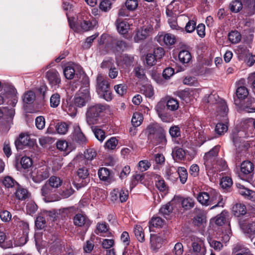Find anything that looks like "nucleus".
I'll use <instances>...</instances> for the list:
<instances>
[{
	"label": "nucleus",
	"mask_w": 255,
	"mask_h": 255,
	"mask_svg": "<svg viewBox=\"0 0 255 255\" xmlns=\"http://www.w3.org/2000/svg\"><path fill=\"white\" fill-rule=\"evenodd\" d=\"M194 71L192 72L195 75H203L206 73V68L203 65H194Z\"/></svg>",
	"instance_id": "774afa93"
},
{
	"label": "nucleus",
	"mask_w": 255,
	"mask_h": 255,
	"mask_svg": "<svg viewBox=\"0 0 255 255\" xmlns=\"http://www.w3.org/2000/svg\"><path fill=\"white\" fill-rule=\"evenodd\" d=\"M46 78L51 87L58 88L61 84V78L58 72L55 69H51L46 72Z\"/></svg>",
	"instance_id": "6e6552de"
},
{
	"label": "nucleus",
	"mask_w": 255,
	"mask_h": 255,
	"mask_svg": "<svg viewBox=\"0 0 255 255\" xmlns=\"http://www.w3.org/2000/svg\"><path fill=\"white\" fill-rule=\"evenodd\" d=\"M163 41L166 45H172L175 43V37L171 34H166L163 37Z\"/></svg>",
	"instance_id": "6e6d98bb"
},
{
	"label": "nucleus",
	"mask_w": 255,
	"mask_h": 255,
	"mask_svg": "<svg viewBox=\"0 0 255 255\" xmlns=\"http://www.w3.org/2000/svg\"><path fill=\"white\" fill-rule=\"evenodd\" d=\"M49 176V169L46 167L38 169L36 171L32 172L31 174L32 180L36 183L43 181L48 178Z\"/></svg>",
	"instance_id": "1a4fd4ad"
},
{
	"label": "nucleus",
	"mask_w": 255,
	"mask_h": 255,
	"mask_svg": "<svg viewBox=\"0 0 255 255\" xmlns=\"http://www.w3.org/2000/svg\"><path fill=\"white\" fill-rule=\"evenodd\" d=\"M79 76H78V80L77 82H73L71 85L73 90V87H75L77 88V85H79L80 84L82 85V87L87 88L89 85V79L86 74L83 72V71H80L79 72Z\"/></svg>",
	"instance_id": "2eb2a0df"
},
{
	"label": "nucleus",
	"mask_w": 255,
	"mask_h": 255,
	"mask_svg": "<svg viewBox=\"0 0 255 255\" xmlns=\"http://www.w3.org/2000/svg\"><path fill=\"white\" fill-rule=\"evenodd\" d=\"M148 35V30L145 29H141L138 30L135 36L134 37V39L136 42H138L140 40L145 39Z\"/></svg>",
	"instance_id": "37998d69"
},
{
	"label": "nucleus",
	"mask_w": 255,
	"mask_h": 255,
	"mask_svg": "<svg viewBox=\"0 0 255 255\" xmlns=\"http://www.w3.org/2000/svg\"><path fill=\"white\" fill-rule=\"evenodd\" d=\"M195 138L196 141V145L200 146L202 145L207 140H209L211 138L206 137L203 131H199L198 133L196 132L195 134Z\"/></svg>",
	"instance_id": "4c0bfd02"
},
{
	"label": "nucleus",
	"mask_w": 255,
	"mask_h": 255,
	"mask_svg": "<svg viewBox=\"0 0 255 255\" xmlns=\"http://www.w3.org/2000/svg\"><path fill=\"white\" fill-rule=\"evenodd\" d=\"M219 149V146H215L204 155V164L208 174H213L218 171L225 170L227 167L225 160L217 157Z\"/></svg>",
	"instance_id": "f257e3e1"
},
{
	"label": "nucleus",
	"mask_w": 255,
	"mask_h": 255,
	"mask_svg": "<svg viewBox=\"0 0 255 255\" xmlns=\"http://www.w3.org/2000/svg\"><path fill=\"white\" fill-rule=\"evenodd\" d=\"M97 153L96 150L93 148L87 149L84 152V156L88 160H92L96 157Z\"/></svg>",
	"instance_id": "338daca9"
},
{
	"label": "nucleus",
	"mask_w": 255,
	"mask_h": 255,
	"mask_svg": "<svg viewBox=\"0 0 255 255\" xmlns=\"http://www.w3.org/2000/svg\"><path fill=\"white\" fill-rule=\"evenodd\" d=\"M61 96L59 94H53L50 98V105L53 108H57L60 103Z\"/></svg>",
	"instance_id": "72a5a7b5"
},
{
	"label": "nucleus",
	"mask_w": 255,
	"mask_h": 255,
	"mask_svg": "<svg viewBox=\"0 0 255 255\" xmlns=\"http://www.w3.org/2000/svg\"><path fill=\"white\" fill-rule=\"evenodd\" d=\"M35 226L38 229H42L46 226L45 217L41 214L39 215L35 221Z\"/></svg>",
	"instance_id": "de8ad7c7"
},
{
	"label": "nucleus",
	"mask_w": 255,
	"mask_h": 255,
	"mask_svg": "<svg viewBox=\"0 0 255 255\" xmlns=\"http://www.w3.org/2000/svg\"><path fill=\"white\" fill-rule=\"evenodd\" d=\"M97 92L99 97L107 101L112 99V93L110 88V84L108 80L101 74L97 77Z\"/></svg>",
	"instance_id": "20e7f679"
},
{
	"label": "nucleus",
	"mask_w": 255,
	"mask_h": 255,
	"mask_svg": "<svg viewBox=\"0 0 255 255\" xmlns=\"http://www.w3.org/2000/svg\"><path fill=\"white\" fill-rule=\"evenodd\" d=\"M116 40V39L113 37L104 34L101 36L99 43L100 44H105L108 47H113L115 44Z\"/></svg>",
	"instance_id": "b1692460"
},
{
	"label": "nucleus",
	"mask_w": 255,
	"mask_h": 255,
	"mask_svg": "<svg viewBox=\"0 0 255 255\" xmlns=\"http://www.w3.org/2000/svg\"><path fill=\"white\" fill-rule=\"evenodd\" d=\"M141 90L145 97L147 98H151L154 95L153 88L150 85L142 86Z\"/></svg>",
	"instance_id": "49530a36"
},
{
	"label": "nucleus",
	"mask_w": 255,
	"mask_h": 255,
	"mask_svg": "<svg viewBox=\"0 0 255 255\" xmlns=\"http://www.w3.org/2000/svg\"><path fill=\"white\" fill-rule=\"evenodd\" d=\"M143 120V117L141 114L139 113L133 114L131 119V123L133 127H137L139 126Z\"/></svg>",
	"instance_id": "79ce46f5"
},
{
	"label": "nucleus",
	"mask_w": 255,
	"mask_h": 255,
	"mask_svg": "<svg viewBox=\"0 0 255 255\" xmlns=\"http://www.w3.org/2000/svg\"><path fill=\"white\" fill-rule=\"evenodd\" d=\"M78 177L82 179V186L86 185L90 181L89 173L86 167H81L77 171Z\"/></svg>",
	"instance_id": "6ab92c4d"
},
{
	"label": "nucleus",
	"mask_w": 255,
	"mask_h": 255,
	"mask_svg": "<svg viewBox=\"0 0 255 255\" xmlns=\"http://www.w3.org/2000/svg\"><path fill=\"white\" fill-rule=\"evenodd\" d=\"M227 212H222L220 214L217 216L215 223L218 226H222L227 221Z\"/></svg>",
	"instance_id": "603ef678"
},
{
	"label": "nucleus",
	"mask_w": 255,
	"mask_h": 255,
	"mask_svg": "<svg viewBox=\"0 0 255 255\" xmlns=\"http://www.w3.org/2000/svg\"><path fill=\"white\" fill-rule=\"evenodd\" d=\"M16 192L15 193V196L17 199L20 200L26 199L29 197V193L28 191L22 187L19 184V186H16Z\"/></svg>",
	"instance_id": "bb28decb"
},
{
	"label": "nucleus",
	"mask_w": 255,
	"mask_h": 255,
	"mask_svg": "<svg viewBox=\"0 0 255 255\" xmlns=\"http://www.w3.org/2000/svg\"><path fill=\"white\" fill-rule=\"evenodd\" d=\"M73 139L79 144H84L87 142L86 137L82 132L80 128L78 125H75L74 126Z\"/></svg>",
	"instance_id": "dca6fc26"
},
{
	"label": "nucleus",
	"mask_w": 255,
	"mask_h": 255,
	"mask_svg": "<svg viewBox=\"0 0 255 255\" xmlns=\"http://www.w3.org/2000/svg\"><path fill=\"white\" fill-rule=\"evenodd\" d=\"M134 233L138 241L140 242L144 241V235L141 226L135 225L134 227Z\"/></svg>",
	"instance_id": "f704fd0d"
},
{
	"label": "nucleus",
	"mask_w": 255,
	"mask_h": 255,
	"mask_svg": "<svg viewBox=\"0 0 255 255\" xmlns=\"http://www.w3.org/2000/svg\"><path fill=\"white\" fill-rule=\"evenodd\" d=\"M166 106L168 110L171 111H175L179 108V103L176 99L168 97L167 98Z\"/></svg>",
	"instance_id": "c85d7f7f"
},
{
	"label": "nucleus",
	"mask_w": 255,
	"mask_h": 255,
	"mask_svg": "<svg viewBox=\"0 0 255 255\" xmlns=\"http://www.w3.org/2000/svg\"><path fill=\"white\" fill-rule=\"evenodd\" d=\"M150 166V163L146 160H141L138 163V168L141 172L146 171Z\"/></svg>",
	"instance_id": "052dcab7"
},
{
	"label": "nucleus",
	"mask_w": 255,
	"mask_h": 255,
	"mask_svg": "<svg viewBox=\"0 0 255 255\" xmlns=\"http://www.w3.org/2000/svg\"><path fill=\"white\" fill-rule=\"evenodd\" d=\"M254 171V164L249 160L243 161L241 165V171L245 175L252 176Z\"/></svg>",
	"instance_id": "f3484780"
},
{
	"label": "nucleus",
	"mask_w": 255,
	"mask_h": 255,
	"mask_svg": "<svg viewBox=\"0 0 255 255\" xmlns=\"http://www.w3.org/2000/svg\"><path fill=\"white\" fill-rule=\"evenodd\" d=\"M180 182L184 184L187 179L188 173L187 170L183 167H179L177 170Z\"/></svg>",
	"instance_id": "58836bf2"
},
{
	"label": "nucleus",
	"mask_w": 255,
	"mask_h": 255,
	"mask_svg": "<svg viewBox=\"0 0 255 255\" xmlns=\"http://www.w3.org/2000/svg\"><path fill=\"white\" fill-rule=\"evenodd\" d=\"M179 61L183 64H187L191 59V55L187 50H182L178 54Z\"/></svg>",
	"instance_id": "2f4dec72"
},
{
	"label": "nucleus",
	"mask_w": 255,
	"mask_h": 255,
	"mask_svg": "<svg viewBox=\"0 0 255 255\" xmlns=\"http://www.w3.org/2000/svg\"><path fill=\"white\" fill-rule=\"evenodd\" d=\"M49 185L51 188H57L61 186L62 180L59 177L52 176L48 180Z\"/></svg>",
	"instance_id": "473e14b6"
},
{
	"label": "nucleus",
	"mask_w": 255,
	"mask_h": 255,
	"mask_svg": "<svg viewBox=\"0 0 255 255\" xmlns=\"http://www.w3.org/2000/svg\"><path fill=\"white\" fill-rule=\"evenodd\" d=\"M173 207L170 202L163 205L159 210V213L168 219L170 214L172 212Z\"/></svg>",
	"instance_id": "c756f323"
},
{
	"label": "nucleus",
	"mask_w": 255,
	"mask_h": 255,
	"mask_svg": "<svg viewBox=\"0 0 255 255\" xmlns=\"http://www.w3.org/2000/svg\"><path fill=\"white\" fill-rule=\"evenodd\" d=\"M181 204L184 209L189 210L194 207V201L192 198H186L182 201Z\"/></svg>",
	"instance_id": "3c124183"
},
{
	"label": "nucleus",
	"mask_w": 255,
	"mask_h": 255,
	"mask_svg": "<svg viewBox=\"0 0 255 255\" xmlns=\"http://www.w3.org/2000/svg\"><path fill=\"white\" fill-rule=\"evenodd\" d=\"M151 141L156 145L161 144L162 145H165L166 144L167 140L164 129L163 128L158 130V132L154 137H153L152 140H151Z\"/></svg>",
	"instance_id": "a211bd4d"
},
{
	"label": "nucleus",
	"mask_w": 255,
	"mask_h": 255,
	"mask_svg": "<svg viewBox=\"0 0 255 255\" xmlns=\"http://www.w3.org/2000/svg\"><path fill=\"white\" fill-rule=\"evenodd\" d=\"M20 163L24 169H27L32 164V159L29 157H23L21 159Z\"/></svg>",
	"instance_id": "69168bd1"
},
{
	"label": "nucleus",
	"mask_w": 255,
	"mask_h": 255,
	"mask_svg": "<svg viewBox=\"0 0 255 255\" xmlns=\"http://www.w3.org/2000/svg\"><path fill=\"white\" fill-rule=\"evenodd\" d=\"M156 187L161 192H166L168 187L165 182V181L162 179H158L155 183Z\"/></svg>",
	"instance_id": "0e129e2a"
},
{
	"label": "nucleus",
	"mask_w": 255,
	"mask_h": 255,
	"mask_svg": "<svg viewBox=\"0 0 255 255\" xmlns=\"http://www.w3.org/2000/svg\"><path fill=\"white\" fill-rule=\"evenodd\" d=\"M205 102L210 105H217V113L221 117H225L228 113V108L225 101L220 98L216 94H211L205 97Z\"/></svg>",
	"instance_id": "39448f33"
},
{
	"label": "nucleus",
	"mask_w": 255,
	"mask_h": 255,
	"mask_svg": "<svg viewBox=\"0 0 255 255\" xmlns=\"http://www.w3.org/2000/svg\"><path fill=\"white\" fill-rule=\"evenodd\" d=\"M100 180L109 182L111 180V172L107 168H100L98 172Z\"/></svg>",
	"instance_id": "a878e982"
},
{
	"label": "nucleus",
	"mask_w": 255,
	"mask_h": 255,
	"mask_svg": "<svg viewBox=\"0 0 255 255\" xmlns=\"http://www.w3.org/2000/svg\"><path fill=\"white\" fill-rule=\"evenodd\" d=\"M169 132L173 138L178 137L181 135L180 129L178 126H174L170 127Z\"/></svg>",
	"instance_id": "4d7b16f0"
},
{
	"label": "nucleus",
	"mask_w": 255,
	"mask_h": 255,
	"mask_svg": "<svg viewBox=\"0 0 255 255\" xmlns=\"http://www.w3.org/2000/svg\"><path fill=\"white\" fill-rule=\"evenodd\" d=\"M150 226L154 227H161L163 225V220L160 217H153L149 222Z\"/></svg>",
	"instance_id": "13d9d810"
},
{
	"label": "nucleus",
	"mask_w": 255,
	"mask_h": 255,
	"mask_svg": "<svg viewBox=\"0 0 255 255\" xmlns=\"http://www.w3.org/2000/svg\"><path fill=\"white\" fill-rule=\"evenodd\" d=\"M56 128L58 133L65 134L68 131V126L65 123H60L57 125Z\"/></svg>",
	"instance_id": "5fc2aeb1"
},
{
	"label": "nucleus",
	"mask_w": 255,
	"mask_h": 255,
	"mask_svg": "<svg viewBox=\"0 0 255 255\" xmlns=\"http://www.w3.org/2000/svg\"><path fill=\"white\" fill-rule=\"evenodd\" d=\"M38 207L35 203L33 201H29L27 202L26 209L27 213L29 215H32L36 212Z\"/></svg>",
	"instance_id": "09e8293b"
},
{
	"label": "nucleus",
	"mask_w": 255,
	"mask_h": 255,
	"mask_svg": "<svg viewBox=\"0 0 255 255\" xmlns=\"http://www.w3.org/2000/svg\"><path fill=\"white\" fill-rule=\"evenodd\" d=\"M232 212L235 216L244 215L247 212L246 206L241 203H236L232 207Z\"/></svg>",
	"instance_id": "412c9836"
},
{
	"label": "nucleus",
	"mask_w": 255,
	"mask_h": 255,
	"mask_svg": "<svg viewBox=\"0 0 255 255\" xmlns=\"http://www.w3.org/2000/svg\"><path fill=\"white\" fill-rule=\"evenodd\" d=\"M63 73L66 79H72L75 75L78 76V73H75L74 68L71 66L65 67L63 70Z\"/></svg>",
	"instance_id": "c9c22d12"
},
{
	"label": "nucleus",
	"mask_w": 255,
	"mask_h": 255,
	"mask_svg": "<svg viewBox=\"0 0 255 255\" xmlns=\"http://www.w3.org/2000/svg\"><path fill=\"white\" fill-rule=\"evenodd\" d=\"M248 94V90L245 86H240L236 90L237 96L240 99H245Z\"/></svg>",
	"instance_id": "ea45409f"
},
{
	"label": "nucleus",
	"mask_w": 255,
	"mask_h": 255,
	"mask_svg": "<svg viewBox=\"0 0 255 255\" xmlns=\"http://www.w3.org/2000/svg\"><path fill=\"white\" fill-rule=\"evenodd\" d=\"M118 143V140L115 137H112L105 144V147L108 149L113 150L116 148Z\"/></svg>",
	"instance_id": "c03bdc74"
},
{
	"label": "nucleus",
	"mask_w": 255,
	"mask_h": 255,
	"mask_svg": "<svg viewBox=\"0 0 255 255\" xmlns=\"http://www.w3.org/2000/svg\"><path fill=\"white\" fill-rule=\"evenodd\" d=\"M240 187V190H239V193L241 195L245 196L246 198L249 199H252L254 197V194H255V192L253 191L248 189L246 188H244L243 187L242 185H239Z\"/></svg>",
	"instance_id": "a19ab883"
},
{
	"label": "nucleus",
	"mask_w": 255,
	"mask_h": 255,
	"mask_svg": "<svg viewBox=\"0 0 255 255\" xmlns=\"http://www.w3.org/2000/svg\"><path fill=\"white\" fill-rule=\"evenodd\" d=\"M74 224L78 227H84L88 228L91 224V222L88 217L83 214H76L73 218Z\"/></svg>",
	"instance_id": "ddd939ff"
},
{
	"label": "nucleus",
	"mask_w": 255,
	"mask_h": 255,
	"mask_svg": "<svg viewBox=\"0 0 255 255\" xmlns=\"http://www.w3.org/2000/svg\"><path fill=\"white\" fill-rule=\"evenodd\" d=\"M162 129V128L157 126L151 125H149L145 130L147 135L148 139L150 140H152L153 137H154V136L157 134L158 132V130Z\"/></svg>",
	"instance_id": "5701e85b"
},
{
	"label": "nucleus",
	"mask_w": 255,
	"mask_h": 255,
	"mask_svg": "<svg viewBox=\"0 0 255 255\" xmlns=\"http://www.w3.org/2000/svg\"><path fill=\"white\" fill-rule=\"evenodd\" d=\"M228 38L232 43H237L241 41V34L238 31H232L228 34Z\"/></svg>",
	"instance_id": "e433bc0d"
},
{
	"label": "nucleus",
	"mask_w": 255,
	"mask_h": 255,
	"mask_svg": "<svg viewBox=\"0 0 255 255\" xmlns=\"http://www.w3.org/2000/svg\"><path fill=\"white\" fill-rule=\"evenodd\" d=\"M84 93L80 92L77 94L74 98V104H67V106L64 108V110L71 116L76 115L77 107L82 108L86 105V103L90 100V94L87 89L84 90Z\"/></svg>",
	"instance_id": "f03ea898"
},
{
	"label": "nucleus",
	"mask_w": 255,
	"mask_h": 255,
	"mask_svg": "<svg viewBox=\"0 0 255 255\" xmlns=\"http://www.w3.org/2000/svg\"><path fill=\"white\" fill-rule=\"evenodd\" d=\"M210 195V205L215 204L211 207V209H214L217 207H223L224 203L222 196L215 190H212L209 193Z\"/></svg>",
	"instance_id": "9d476101"
},
{
	"label": "nucleus",
	"mask_w": 255,
	"mask_h": 255,
	"mask_svg": "<svg viewBox=\"0 0 255 255\" xmlns=\"http://www.w3.org/2000/svg\"><path fill=\"white\" fill-rule=\"evenodd\" d=\"M172 156L174 160H182L185 157V152L182 148L177 146L173 149Z\"/></svg>",
	"instance_id": "393cba45"
},
{
	"label": "nucleus",
	"mask_w": 255,
	"mask_h": 255,
	"mask_svg": "<svg viewBox=\"0 0 255 255\" xmlns=\"http://www.w3.org/2000/svg\"><path fill=\"white\" fill-rule=\"evenodd\" d=\"M2 185L6 188H16L19 186L17 182L11 176H5L2 180Z\"/></svg>",
	"instance_id": "4be33fe9"
},
{
	"label": "nucleus",
	"mask_w": 255,
	"mask_h": 255,
	"mask_svg": "<svg viewBox=\"0 0 255 255\" xmlns=\"http://www.w3.org/2000/svg\"><path fill=\"white\" fill-rule=\"evenodd\" d=\"M243 7L247 9V12L252 15L254 13L255 0H242Z\"/></svg>",
	"instance_id": "cd10ccee"
},
{
	"label": "nucleus",
	"mask_w": 255,
	"mask_h": 255,
	"mask_svg": "<svg viewBox=\"0 0 255 255\" xmlns=\"http://www.w3.org/2000/svg\"><path fill=\"white\" fill-rule=\"evenodd\" d=\"M191 252L193 255H205L206 249L203 242L199 239L194 240L192 243Z\"/></svg>",
	"instance_id": "9b49d317"
},
{
	"label": "nucleus",
	"mask_w": 255,
	"mask_h": 255,
	"mask_svg": "<svg viewBox=\"0 0 255 255\" xmlns=\"http://www.w3.org/2000/svg\"><path fill=\"white\" fill-rule=\"evenodd\" d=\"M197 200L201 204L205 206L210 205L209 202L210 195L209 193L203 192L199 193L197 196Z\"/></svg>",
	"instance_id": "7c9ffc66"
},
{
	"label": "nucleus",
	"mask_w": 255,
	"mask_h": 255,
	"mask_svg": "<svg viewBox=\"0 0 255 255\" xmlns=\"http://www.w3.org/2000/svg\"><path fill=\"white\" fill-rule=\"evenodd\" d=\"M128 25H127L125 22H118L117 21V27L119 33L124 34L128 32Z\"/></svg>",
	"instance_id": "e2e57ef3"
},
{
	"label": "nucleus",
	"mask_w": 255,
	"mask_h": 255,
	"mask_svg": "<svg viewBox=\"0 0 255 255\" xmlns=\"http://www.w3.org/2000/svg\"><path fill=\"white\" fill-rule=\"evenodd\" d=\"M243 7L242 1L235 0L230 4V9L232 12H238Z\"/></svg>",
	"instance_id": "864d4df0"
},
{
	"label": "nucleus",
	"mask_w": 255,
	"mask_h": 255,
	"mask_svg": "<svg viewBox=\"0 0 255 255\" xmlns=\"http://www.w3.org/2000/svg\"><path fill=\"white\" fill-rule=\"evenodd\" d=\"M74 192L75 190L70 183H64L62 188L58 192L59 196L57 198L56 200L68 198L73 195Z\"/></svg>",
	"instance_id": "4468645a"
},
{
	"label": "nucleus",
	"mask_w": 255,
	"mask_h": 255,
	"mask_svg": "<svg viewBox=\"0 0 255 255\" xmlns=\"http://www.w3.org/2000/svg\"><path fill=\"white\" fill-rule=\"evenodd\" d=\"M228 130V126L226 124L219 123L215 127V131L219 135L224 134Z\"/></svg>",
	"instance_id": "a18cd8bd"
},
{
	"label": "nucleus",
	"mask_w": 255,
	"mask_h": 255,
	"mask_svg": "<svg viewBox=\"0 0 255 255\" xmlns=\"http://www.w3.org/2000/svg\"><path fill=\"white\" fill-rule=\"evenodd\" d=\"M35 143V140L31 139L29 135L21 133L19 135L18 141L15 142V145L17 148H22L23 146H32Z\"/></svg>",
	"instance_id": "f8f14e48"
},
{
	"label": "nucleus",
	"mask_w": 255,
	"mask_h": 255,
	"mask_svg": "<svg viewBox=\"0 0 255 255\" xmlns=\"http://www.w3.org/2000/svg\"><path fill=\"white\" fill-rule=\"evenodd\" d=\"M36 99L35 93L31 90L25 92L22 97V99L24 106L32 104L34 103Z\"/></svg>",
	"instance_id": "aec40b11"
},
{
	"label": "nucleus",
	"mask_w": 255,
	"mask_h": 255,
	"mask_svg": "<svg viewBox=\"0 0 255 255\" xmlns=\"http://www.w3.org/2000/svg\"><path fill=\"white\" fill-rule=\"evenodd\" d=\"M106 109V106L102 104H97L88 108L86 112L87 123L89 125L97 124V118Z\"/></svg>",
	"instance_id": "423d86ee"
},
{
	"label": "nucleus",
	"mask_w": 255,
	"mask_h": 255,
	"mask_svg": "<svg viewBox=\"0 0 255 255\" xmlns=\"http://www.w3.org/2000/svg\"><path fill=\"white\" fill-rule=\"evenodd\" d=\"M3 92L0 94V105H6L14 107L18 101L16 89L9 84H5L3 87Z\"/></svg>",
	"instance_id": "7ed1b4c3"
},
{
	"label": "nucleus",
	"mask_w": 255,
	"mask_h": 255,
	"mask_svg": "<svg viewBox=\"0 0 255 255\" xmlns=\"http://www.w3.org/2000/svg\"><path fill=\"white\" fill-rule=\"evenodd\" d=\"M92 130L94 133L95 137L99 141H103L104 140L105 138V133L103 130L95 127H92Z\"/></svg>",
	"instance_id": "8fccbe9b"
},
{
	"label": "nucleus",
	"mask_w": 255,
	"mask_h": 255,
	"mask_svg": "<svg viewBox=\"0 0 255 255\" xmlns=\"http://www.w3.org/2000/svg\"><path fill=\"white\" fill-rule=\"evenodd\" d=\"M233 184L231 178L226 176L223 177L220 182V185L223 188H227L231 186Z\"/></svg>",
	"instance_id": "bf43d9fd"
},
{
	"label": "nucleus",
	"mask_w": 255,
	"mask_h": 255,
	"mask_svg": "<svg viewBox=\"0 0 255 255\" xmlns=\"http://www.w3.org/2000/svg\"><path fill=\"white\" fill-rule=\"evenodd\" d=\"M128 197V190L126 189H114L111 192V198L113 201L120 200L121 202H126Z\"/></svg>",
	"instance_id": "0eeeda50"
},
{
	"label": "nucleus",
	"mask_w": 255,
	"mask_h": 255,
	"mask_svg": "<svg viewBox=\"0 0 255 255\" xmlns=\"http://www.w3.org/2000/svg\"><path fill=\"white\" fill-rule=\"evenodd\" d=\"M165 102L162 101H159L155 107V110L158 116L163 113L166 110Z\"/></svg>",
	"instance_id": "680f3d73"
}]
</instances>
